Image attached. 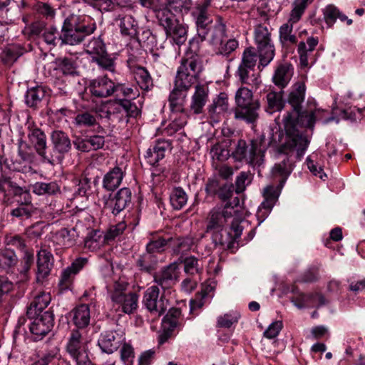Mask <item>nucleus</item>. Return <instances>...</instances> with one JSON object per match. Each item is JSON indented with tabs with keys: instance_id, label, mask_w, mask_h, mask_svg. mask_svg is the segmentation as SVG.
I'll list each match as a JSON object with an SVG mask.
<instances>
[{
	"instance_id": "8fccbe9b",
	"label": "nucleus",
	"mask_w": 365,
	"mask_h": 365,
	"mask_svg": "<svg viewBox=\"0 0 365 365\" xmlns=\"http://www.w3.org/2000/svg\"><path fill=\"white\" fill-rule=\"evenodd\" d=\"M134 78L143 90H148L152 85V78L149 73L143 67H138L135 69Z\"/></svg>"
},
{
	"instance_id": "f257e3e1",
	"label": "nucleus",
	"mask_w": 365,
	"mask_h": 365,
	"mask_svg": "<svg viewBox=\"0 0 365 365\" xmlns=\"http://www.w3.org/2000/svg\"><path fill=\"white\" fill-rule=\"evenodd\" d=\"M306 87L303 81L294 84L288 98L292 110L283 116L285 130L284 141L280 147V152L289 155L294 152L297 157L301 158L304 155L308 145L307 138L301 133L297 128V122L301 118V105L304 100Z\"/></svg>"
},
{
	"instance_id": "393cba45",
	"label": "nucleus",
	"mask_w": 365,
	"mask_h": 365,
	"mask_svg": "<svg viewBox=\"0 0 365 365\" xmlns=\"http://www.w3.org/2000/svg\"><path fill=\"white\" fill-rule=\"evenodd\" d=\"M228 97L225 93H220L209 108V115L214 122H218L228 110Z\"/></svg>"
},
{
	"instance_id": "680f3d73",
	"label": "nucleus",
	"mask_w": 365,
	"mask_h": 365,
	"mask_svg": "<svg viewBox=\"0 0 365 365\" xmlns=\"http://www.w3.org/2000/svg\"><path fill=\"white\" fill-rule=\"evenodd\" d=\"M85 3L101 12H107L114 10L113 0H86Z\"/></svg>"
},
{
	"instance_id": "9b49d317",
	"label": "nucleus",
	"mask_w": 365,
	"mask_h": 365,
	"mask_svg": "<svg viewBox=\"0 0 365 365\" xmlns=\"http://www.w3.org/2000/svg\"><path fill=\"white\" fill-rule=\"evenodd\" d=\"M51 138L53 147V152L50 155H46L45 160L51 164L60 163L63 159L64 154L71 149V140L61 130L53 131Z\"/></svg>"
},
{
	"instance_id": "bf43d9fd",
	"label": "nucleus",
	"mask_w": 365,
	"mask_h": 365,
	"mask_svg": "<svg viewBox=\"0 0 365 365\" xmlns=\"http://www.w3.org/2000/svg\"><path fill=\"white\" fill-rule=\"evenodd\" d=\"M200 261L194 257H187L184 260V271L190 275L199 274L202 270Z\"/></svg>"
},
{
	"instance_id": "bb28decb",
	"label": "nucleus",
	"mask_w": 365,
	"mask_h": 365,
	"mask_svg": "<svg viewBox=\"0 0 365 365\" xmlns=\"http://www.w3.org/2000/svg\"><path fill=\"white\" fill-rule=\"evenodd\" d=\"M87 259L79 257L76 259L72 264L64 269L61 273L60 284L63 288H67L72 282L75 275L86 265Z\"/></svg>"
},
{
	"instance_id": "9d476101",
	"label": "nucleus",
	"mask_w": 365,
	"mask_h": 365,
	"mask_svg": "<svg viewBox=\"0 0 365 365\" xmlns=\"http://www.w3.org/2000/svg\"><path fill=\"white\" fill-rule=\"evenodd\" d=\"M143 304L151 314L159 317L168 308V300L165 299L163 293H160L158 286L153 285L145 291Z\"/></svg>"
},
{
	"instance_id": "f704fd0d",
	"label": "nucleus",
	"mask_w": 365,
	"mask_h": 365,
	"mask_svg": "<svg viewBox=\"0 0 365 365\" xmlns=\"http://www.w3.org/2000/svg\"><path fill=\"white\" fill-rule=\"evenodd\" d=\"M214 289L215 286L211 282L202 284L200 292L197 293L195 298L190 301L191 311L202 307L206 299L212 297Z\"/></svg>"
},
{
	"instance_id": "4468645a",
	"label": "nucleus",
	"mask_w": 365,
	"mask_h": 365,
	"mask_svg": "<svg viewBox=\"0 0 365 365\" xmlns=\"http://www.w3.org/2000/svg\"><path fill=\"white\" fill-rule=\"evenodd\" d=\"M125 340V333L122 329L110 330L103 332L98 344L102 351L112 354L115 351Z\"/></svg>"
},
{
	"instance_id": "5701e85b",
	"label": "nucleus",
	"mask_w": 365,
	"mask_h": 365,
	"mask_svg": "<svg viewBox=\"0 0 365 365\" xmlns=\"http://www.w3.org/2000/svg\"><path fill=\"white\" fill-rule=\"evenodd\" d=\"M125 174V166L117 165L104 176L103 186L108 190H114L120 185Z\"/></svg>"
},
{
	"instance_id": "69168bd1",
	"label": "nucleus",
	"mask_w": 365,
	"mask_h": 365,
	"mask_svg": "<svg viewBox=\"0 0 365 365\" xmlns=\"http://www.w3.org/2000/svg\"><path fill=\"white\" fill-rule=\"evenodd\" d=\"M240 314L237 312H230L217 318V325L220 327L230 328L237 322Z\"/></svg>"
},
{
	"instance_id": "c85d7f7f",
	"label": "nucleus",
	"mask_w": 365,
	"mask_h": 365,
	"mask_svg": "<svg viewBox=\"0 0 365 365\" xmlns=\"http://www.w3.org/2000/svg\"><path fill=\"white\" fill-rule=\"evenodd\" d=\"M231 227L230 230L231 232H228L226 230H224L223 229L220 230V232H215L212 234V238L213 241L215 244H219L221 245H225L227 244H229L230 241L228 239V236H231L232 239H237L240 237L242 232V228L240 225L239 222L237 221H235L232 219L231 220Z\"/></svg>"
},
{
	"instance_id": "49530a36",
	"label": "nucleus",
	"mask_w": 365,
	"mask_h": 365,
	"mask_svg": "<svg viewBox=\"0 0 365 365\" xmlns=\"http://www.w3.org/2000/svg\"><path fill=\"white\" fill-rule=\"evenodd\" d=\"M45 96L42 87L36 86L29 88L25 96L26 103L30 107L36 106Z\"/></svg>"
},
{
	"instance_id": "aec40b11",
	"label": "nucleus",
	"mask_w": 365,
	"mask_h": 365,
	"mask_svg": "<svg viewBox=\"0 0 365 365\" xmlns=\"http://www.w3.org/2000/svg\"><path fill=\"white\" fill-rule=\"evenodd\" d=\"M232 218V208L228 210L225 208H214L210 212L209 223L207 227V232L212 230H220Z\"/></svg>"
},
{
	"instance_id": "7c9ffc66",
	"label": "nucleus",
	"mask_w": 365,
	"mask_h": 365,
	"mask_svg": "<svg viewBox=\"0 0 365 365\" xmlns=\"http://www.w3.org/2000/svg\"><path fill=\"white\" fill-rule=\"evenodd\" d=\"M170 143L168 140H158L152 148H149L145 155L147 162L155 165L160 160L164 158L165 152L170 148Z\"/></svg>"
},
{
	"instance_id": "37998d69",
	"label": "nucleus",
	"mask_w": 365,
	"mask_h": 365,
	"mask_svg": "<svg viewBox=\"0 0 365 365\" xmlns=\"http://www.w3.org/2000/svg\"><path fill=\"white\" fill-rule=\"evenodd\" d=\"M210 155L213 160L222 162L227 160L230 155L228 143L222 142L214 145L210 150Z\"/></svg>"
},
{
	"instance_id": "72a5a7b5",
	"label": "nucleus",
	"mask_w": 365,
	"mask_h": 365,
	"mask_svg": "<svg viewBox=\"0 0 365 365\" xmlns=\"http://www.w3.org/2000/svg\"><path fill=\"white\" fill-rule=\"evenodd\" d=\"M72 321L79 329L86 327L91 320L90 307L88 304H81L72 311Z\"/></svg>"
},
{
	"instance_id": "a19ab883",
	"label": "nucleus",
	"mask_w": 365,
	"mask_h": 365,
	"mask_svg": "<svg viewBox=\"0 0 365 365\" xmlns=\"http://www.w3.org/2000/svg\"><path fill=\"white\" fill-rule=\"evenodd\" d=\"M170 205L175 210L182 209L187 202V195L181 187H175L170 194Z\"/></svg>"
},
{
	"instance_id": "58836bf2",
	"label": "nucleus",
	"mask_w": 365,
	"mask_h": 365,
	"mask_svg": "<svg viewBox=\"0 0 365 365\" xmlns=\"http://www.w3.org/2000/svg\"><path fill=\"white\" fill-rule=\"evenodd\" d=\"M78 233L75 228L63 229L56 235L57 243L67 248L75 245Z\"/></svg>"
},
{
	"instance_id": "0eeeda50",
	"label": "nucleus",
	"mask_w": 365,
	"mask_h": 365,
	"mask_svg": "<svg viewBox=\"0 0 365 365\" xmlns=\"http://www.w3.org/2000/svg\"><path fill=\"white\" fill-rule=\"evenodd\" d=\"M202 71V63L197 56H190L184 58L178 69L175 80L178 86L191 87L197 81Z\"/></svg>"
},
{
	"instance_id": "c756f323",
	"label": "nucleus",
	"mask_w": 365,
	"mask_h": 365,
	"mask_svg": "<svg viewBox=\"0 0 365 365\" xmlns=\"http://www.w3.org/2000/svg\"><path fill=\"white\" fill-rule=\"evenodd\" d=\"M190 87H180L175 81L174 88L169 96L170 106L173 112H181L186 98V91Z\"/></svg>"
},
{
	"instance_id": "2f4dec72",
	"label": "nucleus",
	"mask_w": 365,
	"mask_h": 365,
	"mask_svg": "<svg viewBox=\"0 0 365 365\" xmlns=\"http://www.w3.org/2000/svg\"><path fill=\"white\" fill-rule=\"evenodd\" d=\"M294 68L288 63L280 64L276 68L272 77L274 83L281 88H284L289 83L293 75Z\"/></svg>"
},
{
	"instance_id": "c9c22d12",
	"label": "nucleus",
	"mask_w": 365,
	"mask_h": 365,
	"mask_svg": "<svg viewBox=\"0 0 365 365\" xmlns=\"http://www.w3.org/2000/svg\"><path fill=\"white\" fill-rule=\"evenodd\" d=\"M120 33L123 36H135L138 33V23L130 15H125L119 19Z\"/></svg>"
},
{
	"instance_id": "de8ad7c7",
	"label": "nucleus",
	"mask_w": 365,
	"mask_h": 365,
	"mask_svg": "<svg viewBox=\"0 0 365 365\" xmlns=\"http://www.w3.org/2000/svg\"><path fill=\"white\" fill-rule=\"evenodd\" d=\"M32 190L38 195H53L59 191V187L55 182L48 183L37 182L33 185Z\"/></svg>"
},
{
	"instance_id": "cd10ccee",
	"label": "nucleus",
	"mask_w": 365,
	"mask_h": 365,
	"mask_svg": "<svg viewBox=\"0 0 365 365\" xmlns=\"http://www.w3.org/2000/svg\"><path fill=\"white\" fill-rule=\"evenodd\" d=\"M28 138L38 154L45 159L46 157V137L44 133L38 128H29Z\"/></svg>"
},
{
	"instance_id": "6ab92c4d",
	"label": "nucleus",
	"mask_w": 365,
	"mask_h": 365,
	"mask_svg": "<svg viewBox=\"0 0 365 365\" xmlns=\"http://www.w3.org/2000/svg\"><path fill=\"white\" fill-rule=\"evenodd\" d=\"M132 193L130 189L124 187L118 191L115 197L107 201L105 209L117 215L131 202Z\"/></svg>"
},
{
	"instance_id": "b1692460",
	"label": "nucleus",
	"mask_w": 365,
	"mask_h": 365,
	"mask_svg": "<svg viewBox=\"0 0 365 365\" xmlns=\"http://www.w3.org/2000/svg\"><path fill=\"white\" fill-rule=\"evenodd\" d=\"M37 257L36 278L38 282H41L49 274L53 259L52 254L46 250H41Z\"/></svg>"
},
{
	"instance_id": "774afa93",
	"label": "nucleus",
	"mask_w": 365,
	"mask_h": 365,
	"mask_svg": "<svg viewBox=\"0 0 365 365\" xmlns=\"http://www.w3.org/2000/svg\"><path fill=\"white\" fill-rule=\"evenodd\" d=\"M58 66L63 74L71 75L76 72L75 62L71 58L59 59Z\"/></svg>"
},
{
	"instance_id": "20e7f679",
	"label": "nucleus",
	"mask_w": 365,
	"mask_h": 365,
	"mask_svg": "<svg viewBox=\"0 0 365 365\" xmlns=\"http://www.w3.org/2000/svg\"><path fill=\"white\" fill-rule=\"evenodd\" d=\"M271 143L270 138H267L264 133L251 140L249 145L245 140H240L232 155L237 161H245L253 167H260L264 162V153Z\"/></svg>"
},
{
	"instance_id": "423d86ee",
	"label": "nucleus",
	"mask_w": 365,
	"mask_h": 365,
	"mask_svg": "<svg viewBox=\"0 0 365 365\" xmlns=\"http://www.w3.org/2000/svg\"><path fill=\"white\" fill-rule=\"evenodd\" d=\"M236 108L235 117L237 119L253 123L259 117V103L253 98L252 91L246 87L240 88L235 93Z\"/></svg>"
},
{
	"instance_id": "864d4df0",
	"label": "nucleus",
	"mask_w": 365,
	"mask_h": 365,
	"mask_svg": "<svg viewBox=\"0 0 365 365\" xmlns=\"http://www.w3.org/2000/svg\"><path fill=\"white\" fill-rule=\"evenodd\" d=\"M137 263L141 270L150 272L155 269L157 265L158 260L154 255L146 252V253L139 257Z\"/></svg>"
},
{
	"instance_id": "3c124183",
	"label": "nucleus",
	"mask_w": 365,
	"mask_h": 365,
	"mask_svg": "<svg viewBox=\"0 0 365 365\" xmlns=\"http://www.w3.org/2000/svg\"><path fill=\"white\" fill-rule=\"evenodd\" d=\"M77 127H90L96 124V118L92 111H83L78 113L74 118Z\"/></svg>"
},
{
	"instance_id": "a211bd4d",
	"label": "nucleus",
	"mask_w": 365,
	"mask_h": 365,
	"mask_svg": "<svg viewBox=\"0 0 365 365\" xmlns=\"http://www.w3.org/2000/svg\"><path fill=\"white\" fill-rule=\"evenodd\" d=\"M328 110L319 108L315 109L311 112H302L301 113V118L297 122V126L299 125L312 128L316 121H319L324 124H327L336 120V118L334 115L328 116Z\"/></svg>"
},
{
	"instance_id": "e433bc0d",
	"label": "nucleus",
	"mask_w": 365,
	"mask_h": 365,
	"mask_svg": "<svg viewBox=\"0 0 365 365\" xmlns=\"http://www.w3.org/2000/svg\"><path fill=\"white\" fill-rule=\"evenodd\" d=\"M51 302V296L48 293H41L37 295L31 302L28 310V314L32 315L42 314Z\"/></svg>"
},
{
	"instance_id": "79ce46f5",
	"label": "nucleus",
	"mask_w": 365,
	"mask_h": 365,
	"mask_svg": "<svg viewBox=\"0 0 365 365\" xmlns=\"http://www.w3.org/2000/svg\"><path fill=\"white\" fill-rule=\"evenodd\" d=\"M267 110L269 113L281 110L284 105L281 92L270 91L267 95Z\"/></svg>"
},
{
	"instance_id": "f8f14e48",
	"label": "nucleus",
	"mask_w": 365,
	"mask_h": 365,
	"mask_svg": "<svg viewBox=\"0 0 365 365\" xmlns=\"http://www.w3.org/2000/svg\"><path fill=\"white\" fill-rule=\"evenodd\" d=\"M210 5V0H205L202 4H199L195 11H193L197 36L200 38L201 42L205 39L209 34L210 27L215 23L207 14V10Z\"/></svg>"
},
{
	"instance_id": "052dcab7",
	"label": "nucleus",
	"mask_w": 365,
	"mask_h": 365,
	"mask_svg": "<svg viewBox=\"0 0 365 365\" xmlns=\"http://www.w3.org/2000/svg\"><path fill=\"white\" fill-rule=\"evenodd\" d=\"M117 96H122L126 98L135 99L139 96L140 93L138 89L135 87H130L125 84L115 83Z\"/></svg>"
},
{
	"instance_id": "412c9836",
	"label": "nucleus",
	"mask_w": 365,
	"mask_h": 365,
	"mask_svg": "<svg viewBox=\"0 0 365 365\" xmlns=\"http://www.w3.org/2000/svg\"><path fill=\"white\" fill-rule=\"evenodd\" d=\"M209 89L205 85H197L191 97L190 110L195 114L202 113L208 100Z\"/></svg>"
},
{
	"instance_id": "473e14b6",
	"label": "nucleus",
	"mask_w": 365,
	"mask_h": 365,
	"mask_svg": "<svg viewBox=\"0 0 365 365\" xmlns=\"http://www.w3.org/2000/svg\"><path fill=\"white\" fill-rule=\"evenodd\" d=\"M318 44V39L314 37H309L307 43L301 41L298 45V53L299 55V62L302 67L309 66V60Z\"/></svg>"
},
{
	"instance_id": "c03bdc74",
	"label": "nucleus",
	"mask_w": 365,
	"mask_h": 365,
	"mask_svg": "<svg viewBox=\"0 0 365 365\" xmlns=\"http://www.w3.org/2000/svg\"><path fill=\"white\" fill-rule=\"evenodd\" d=\"M86 51L93 59L106 52V46L99 38H93L86 46Z\"/></svg>"
},
{
	"instance_id": "39448f33",
	"label": "nucleus",
	"mask_w": 365,
	"mask_h": 365,
	"mask_svg": "<svg viewBox=\"0 0 365 365\" xmlns=\"http://www.w3.org/2000/svg\"><path fill=\"white\" fill-rule=\"evenodd\" d=\"M87 20L89 18L74 14L66 18L62 26L61 44L76 45L91 34L96 29V24Z\"/></svg>"
},
{
	"instance_id": "603ef678",
	"label": "nucleus",
	"mask_w": 365,
	"mask_h": 365,
	"mask_svg": "<svg viewBox=\"0 0 365 365\" xmlns=\"http://www.w3.org/2000/svg\"><path fill=\"white\" fill-rule=\"evenodd\" d=\"M42 38L46 44L56 46L58 43L61 44V34L60 35L57 29L53 26L46 28L42 34Z\"/></svg>"
},
{
	"instance_id": "ea45409f",
	"label": "nucleus",
	"mask_w": 365,
	"mask_h": 365,
	"mask_svg": "<svg viewBox=\"0 0 365 365\" xmlns=\"http://www.w3.org/2000/svg\"><path fill=\"white\" fill-rule=\"evenodd\" d=\"M312 1V0H294L287 23L294 25L298 22L304 13L307 5Z\"/></svg>"
},
{
	"instance_id": "4be33fe9",
	"label": "nucleus",
	"mask_w": 365,
	"mask_h": 365,
	"mask_svg": "<svg viewBox=\"0 0 365 365\" xmlns=\"http://www.w3.org/2000/svg\"><path fill=\"white\" fill-rule=\"evenodd\" d=\"M291 302L299 309L320 307L327 303L324 297L318 293L312 294L299 293L292 297Z\"/></svg>"
},
{
	"instance_id": "a18cd8bd",
	"label": "nucleus",
	"mask_w": 365,
	"mask_h": 365,
	"mask_svg": "<svg viewBox=\"0 0 365 365\" xmlns=\"http://www.w3.org/2000/svg\"><path fill=\"white\" fill-rule=\"evenodd\" d=\"M209 33H210L212 44L213 46L219 44V42L226 37L225 25L220 19H217L210 27Z\"/></svg>"
},
{
	"instance_id": "f03ea898",
	"label": "nucleus",
	"mask_w": 365,
	"mask_h": 365,
	"mask_svg": "<svg viewBox=\"0 0 365 365\" xmlns=\"http://www.w3.org/2000/svg\"><path fill=\"white\" fill-rule=\"evenodd\" d=\"M190 0H165L164 4L155 9L160 25L164 29L166 36L177 45L183 44L187 39V29L180 24L173 12L188 9Z\"/></svg>"
},
{
	"instance_id": "0e129e2a",
	"label": "nucleus",
	"mask_w": 365,
	"mask_h": 365,
	"mask_svg": "<svg viewBox=\"0 0 365 365\" xmlns=\"http://www.w3.org/2000/svg\"><path fill=\"white\" fill-rule=\"evenodd\" d=\"M257 61V56L253 48H246L242 56V61L239 66L255 68Z\"/></svg>"
},
{
	"instance_id": "a878e982",
	"label": "nucleus",
	"mask_w": 365,
	"mask_h": 365,
	"mask_svg": "<svg viewBox=\"0 0 365 365\" xmlns=\"http://www.w3.org/2000/svg\"><path fill=\"white\" fill-rule=\"evenodd\" d=\"M236 76L243 84H248L256 88L262 83L259 72L256 71L255 68L239 66L236 71Z\"/></svg>"
},
{
	"instance_id": "1a4fd4ad",
	"label": "nucleus",
	"mask_w": 365,
	"mask_h": 365,
	"mask_svg": "<svg viewBox=\"0 0 365 365\" xmlns=\"http://www.w3.org/2000/svg\"><path fill=\"white\" fill-rule=\"evenodd\" d=\"M255 41L259 51V63L264 67L272 61L274 56V47L267 26L261 24L256 26Z\"/></svg>"
},
{
	"instance_id": "f3484780",
	"label": "nucleus",
	"mask_w": 365,
	"mask_h": 365,
	"mask_svg": "<svg viewBox=\"0 0 365 365\" xmlns=\"http://www.w3.org/2000/svg\"><path fill=\"white\" fill-rule=\"evenodd\" d=\"M180 273V263L175 262L164 267L160 273L155 275L154 279L163 289H167L178 282Z\"/></svg>"
},
{
	"instance_id": "dca6fc26",
	"label": "nucleus",
	"mask_w": 365,
	"mask_h": 365,
	"mask_svg": "<svg viewBox=\"0 0 365 365\" xmlns=\"http://www.w3.org/2000/svg\"><path fill=\"white\" fill-rule=\"evenodd\" d=\"M88 88L93 96L98 98H107L116 91L115 83L106 76L91 80Z\"/></svg>"
},
{
	"instance_id": "09e8293b",
	"label": "nucleus",
	"mask_w": 365,
	"mask_h": 365,
	"mask_svg": "<svg viewBox=\"0 0 365 365\" xmlns=\"http://www.w3.org/2000/svg\"><path fill=\"white\" fill-rule=\"evenodd\" d=\"M18 262L15 252L10 249L0 250V267L4 269L14 267Z\"/></svg>"
},
{
	"instance_id": "2eb2a0df",
	"label": "nucleus",
	"mask_w": 365,
	"mask_h": 365,
	"mask_svg": "<svg viewBox=\"0 0 365 365\" xmlns=\"http://www.w3.org/2000/svg\"><path fill=\"white\" fill-rule=\"evenodd\" d=\"M36 315L29 329L34 335V339L40 340L51 331L53 326V314L48 311Z\"/></svg>"
},
{
	"instance_id": "13d9d810",
	"label": "nucleus",
	"mask_w": 365,
	"mask_h": 365,
	"mask_svg": "<svg viewBox=\"0 0 365 365\" xmlns=\"http://www.w3.org/2000/svg\"><path fill=\"white\" fill-rule=\"evenodd\" d=\"M23 49L16 45H11L4 52L3 61L7 65L15 62L23 54Z\"/></svg>"
},
{
	"instance_id": "4d7b16f0",
	"label": "nucleus",
	"mask_w": 365,
	"mask_h": 365,
	"mask_svg": "<svg viewBox=\"0 0 365 365\" xmlns=\"http://www.w3.org/2000/svg\"><path fill=\"white\" fill-rule=\"evenodd\" d=\"M238 46V42L235 39L225 41V38L219 42V44L214 45L217 54L227 56L235 51Z\"/></svg>"
},
{
	"instance_id": "338daca9",
	"label": "nucleus",
	"mask_w": 365,
	"mask_h": 365,
	"mask_svg": "<svg viewBox=\"0 0 365 365\" xmlns=\"http://www.w3.org/2000/svg\"><path fill=\"white\" fill-rule=\"evenodd\" d=\"M126 228V224L124 222H120L116 225H111L107 231L105 239L111 240L120 235Z\"/></svg>"
},
{
	"instance_id": "4c0bfd02",
	"label": "nucleus",
	"mask_w": 365,
	"mask_h": 365,
	"mask_svg": "<svg viewBox=\"0 0 365 365\" xmlns=\"http://www.w3.org/2000/svg\"><path fill=\"white\" fill-rule=\"evenodd\" d=\"M293 25L285 23L279 27V41L283 47H288L297 42V36L292 34Z\"/></svg>"
},
{
	"instance_id": "6e6552de",
	"label": "nucleus",
	"mask_w": 365,
	"mask_h": 365,
	"mask_svg": "<svg viewBox=\"0 0 365 365\" xmlns=\"http://www.w3.org/2000/svg\"><path fill=\"white\" fill-rule=\"evenodd\" d=\"M127 285V283L124 281L115 282L113 285V290L110 294V298L116 311L120 309L123 312L130 314L138 307V297L135 293L126 294L125 292Z\"/></svg>"
},
{
	"instance_id": "ddd939ff",
	"label": "nucleus",
	"mask_w": 365,
	"mask_h": 365,
	"mask_svg": "<svg viewBox=\"0 0 365 365\" xmlns=\"http://www.w3.org/2000/svg\"><path fill=\"white\" fill-rule=\"evenodd\" d=\"M67 351L77 364L88 359L87 341L78 330L71 332L67 344Z\"/></svg>"
},
{
	"instance_id": "7ed1b4c3",
	"label": "nucleus",
	"mask_w": 365,
	"mask_h": 365,
	"mask_svg": "<svg viewBox=\"0 0 365 365\" xmlns=\"http://www.w3.org/2000/svg\"><path fill=\"white\" fill-rule=\"evenodd\" d=\"M293 170V165L288 157H286L281 162L276 163L271 170V176L274 180L279 182L277 187L273 185H267L263 189L262 195L264 201L259 206L257 217L262 218V222L270 213L276 201L277 200L281 190L286 180Z\"/></svg>"
},
{
	"instance_id": "5fc2aeb1",
	"label": "nucleus",
	"mask_w": 365,
	"mask_h": 365,
	"mask_svg": "<svg viewBox=\"0 0 365 365\" xmlns=\"http://www.w3.org/2000/svg\"><path fill=\"white\" fill-rule=\"evenodd\" d=\"M92 61L96 63L100 68L113 73L115 69V58L107 52L103 54L96 57Z\"/></svg>"
},
{
	"instance_id": "e2e57ef3",
	"label": "nucleus",
	"mask_w": 365,
	"mask_h": 365,
	"mask_svg": "<svg viewBox=\"0 0 365 365\" xmlns=\"http://www.w3.org/2000/svg\"><path fill=\"white\" fill-rule=\"evenodd\" d=\"M120 346V359L123 361V363L124 364H133L135 355L132 345L130 343L126 342L125 340Z\"/></svg>"
},
{
	"instance_id": "6e6d98bb",
	"label": "nucleus",
	"mask_w": 365,
	"mask_h": 365,
	"mask_svg": "<svg viewBox=\"0 0 365 365\" xmlns=\"http://www.w3.org/2000/svg\"><path fill=\"white\" fill-rule=\"evenodd\" d=\"M341 118L356 121L365 116V108H359L356 106H350L341 110Z\"/></svg>"
}]
</instances>
